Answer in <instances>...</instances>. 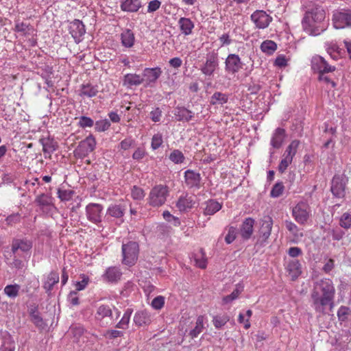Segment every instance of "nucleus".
<instances>
[{
	"label": "nucleus",
	"instance_id": "f257e3e1",
	"mask_svg": "<svg viewBox=\"0 0 351 351\" xmlns=\"http://www.w3.org/2000/svg\"><path fill=\"white\" fill-rule=\"evenodd\" d=\"M335 289L332 281L329 278H323L313 285L311 298L314 310L322 315L326 313L327 306L331 311L334 307Z\"/></svg>",
	"mask_w": 351,
	"mask_h": 351
},
{
	"label": "nucleus",
	"instance_id": "f03ea898",
	"mask_svg": "<svg viewBox=\"0 0 351 351\" xmlns=\"http://www.w3.org/2000/svg\"><path fill=\"white\" fill-rule=\"evenodd\" d=\"M306 8L307 10L302 21V27L309 35H319L328 26V22L325 21V11L321 6L312 2L309 3Z\"/></svg>",
	"mask_w": 351,
	"mask_h": 351
},
{
	"label": "nucleus",
	"instance_id": "7ed1b4c3",
	"mask_svg": "<svg viewBox=\"0 0 351 351\" xmlns=\"http://www.w3.org/2000/svg\"><path fill=\"white\" fill-rule=\"evenodd\" d=\"M169 195V187L164 184H157L150 191L148 196V203L153 207H159L167 201Z\"/></svg>",
	"mask_w": 351,
	"mask_h": 351
},
{
	"label": "nucleus",
	"instance_id": "20e7f679",
	"mask_svg": "<svg viewBox=\"0 0 351 351\" xmlns=\"http://www.w3.org/2000/svg\"><path fill=\"white\" fill-rule=\"evenodd\" d=\"M219 53L215 50H212L206 53L205 62L199 69L206 76H213L215 71L219 68Z\"/></svg>",
	"mask_w": 351,
	"mask_h": 351
},
{
	"label": "nucleus",
	"instance_id": "39448f33",
	"mask_svg": "<svg viewBox=\"0 0 351 351\" xmlns=\"http://www.w3.org/2000/svg\"><path fill=\"white\" fill-rule=\"evenodd\" d=\"M123 263L128 266L134 265L138 258V245L130 241L122 245Z\"/></svg>",
	"mask_w": 351,
	"mask_h": 351
},
{
	"label": "nucleus",
	"instance_id": "423d86ee",
	"mask_svg": "<svg viewBox=\"0 0 351 351\" xmlns=\"http://www.w3.org/2000/svg\"><path fill=\"white\" fill-rule=\"evenodd\" d=\"M311 215V208L308 204L304 202H300L297 204L292 209V216L294 219L300 224H305Z\"/></svg>",
	"mask_w": 351,
	"mask_h": 351
},
{
	"label": "nucleus",
	"instance_id": "0eeeda50",
	"mask_svg": "<svg viewBox=\"0 0 351 351\" xmlns=\"http://www.w3.org/2000/svg\"><path fill=\"white\" fill-rule=\"evenodd\" d=\"M332 23L336 29L351 27V10H335L332 14Z\"/></svg>",
	"mask_w": 351,
	"mask_h": 351
},
{
	"label": "nucleus",
	"instance_id": "6e6552de",
	"mask_svg": "<svg viewBox=\"0 0 351 351\" xmlns=\"http://www.w3.org/2000/svg\"><path fill=\"white\" fill-rule=\"evenodd\" d=\"M243 67L239 55L235 53L229 54L225 60V71L232 75L237 73Z\"/></svg>",
	"mask_w": 351,
	"mask_h": 351
},
{
	"label": "nucleus",
	"instance_id": "1a4fd4ad",
	"mask_svg": "<svg viewBox=\"0 0 351 351\" xmlns=\"http://www.w3.org/2000/svg\"><path fill=\"white\" fill-rule=\"evenodd\" d=\"M252 21L258 29L267 28L272 21V17L264 10H256L250 16Z\"/></svg>",
	"mask_w": 351,
	"mask_h": 351
},
{
	"label": "nucleus",
	"instance_id": "9d476101",
	"mask_svg": "<svg viewBox=\"0 0 351 351\" xmlns=\"http://www.w3.org/2000/svg\"><path fill=\"white\" fill-rule=\"evenodd\" d=\"M96 146V141L93 135H89L84 141H81L75 152L81 157H85L92 152Z\"/></svg>",
	"mask_w": 351,
	"mask_h": 351
},
{
	"label": "nucleus",
	"instance_id": "9b49d317",
	"mask_svg": "<svg viewBox=\"0 0 351 351\" xmlns=\"http://www.w3.org/2000/svg\"><path fill=\"white\" fill-rule=\"evenodd\" d=\"M184 184L189 189H200L202 177L199 173L188 169L184 172Z\"/></svg>",
	"mask_w": 351,
	"mask_h": 351
},
{
	"label": "nucleus",
	"instance_id": "f8f14e48",
	"mask_svg": "<svg viewBox=\"0 0 351 351\" xmlns=\"http://www.w3.org/2000/svg\"><path fill=\"white\" fill-rule=\"evenodd\" d=\"M103 206L99 204L91 203L86 206V215L87 219L94 223H98L101 221V212Z\"/></svg>",
	"mask_w": 351,
	"mask_h": 351
},
{
	"label": "nucleus",
	"instance_id": "ddd939ff",
	"mask_svg": "<svg viewBox=\"0 0 351 351\" xmlns=\"http://www.w3.org/2000/svg\"><path fill=\"white\" fill-rule=\"evenodd\" d=\"M311 67L319 73L332 72L335 70V66L329 65L322 57L319 56L312 58Z\"/></svg>",
	"mask_w": 351,
	"mask_h": 351
},
{
	"label": "nucleus",
	"instance_id": "4468645a",
	"mask_svg": "<svg viewBox=\"0 0 351 351\" xmlns=\"http://www.w3.org/2000/svg\"><path fill=\"white\" fill-rule=\"evenodd\" d=\"M69 32L75 42L79 43L82 41V38L86 33L85 25L81 21L75 19L70 23Z\"/></svg>",
	"mask_w": 351,
	"mask_h": 351
},
{
	"label": "nucleus",
	"instance_id": "2eb2a0df",
	"mask_svg": "<svg viewBox=\"0 0 351 351\" xmlns=\"http://www.w3.org/2000/svg\"><path fill=\"white\" fill-rule=\"evenodd\" d=\"M162 73V71L159 67L155 68H146L143 72V83L145 82V86H151L152 84H154L156 80L160 77Z\"/></svg>",
	"mask_w": 351,
	"mask_h": 351
},
{
	"label": "nucleus",
	"instance_id": "dca6fc26",
	"mask_svg": "<svg viewBox=\"0 0 351 351\" xmlns=\"http://www.w3.org/2000/svg\"><path fill=\"white\" fill-rule=\"evenodd\" d=\"M122 271L117 267H109L102 274L101 278L106 282L114 283L120 280Z\"/></svg>",
	"mask_w": 351,
	"mask_h": 351
},
{
	"label": "nucleus",
	"instance_id": "f3484780",
	"mask_svg": "<svg viewBox=\"0 0 351 351\" xmlns=\"http://www.w3.org/2000/svg\"><path fill=\"white\" fill-rule=\"evenodd\" d=\"M331 191L332 194L339 198L345 195V183L340 176H334L332 180Z\"/></svg>",
	"mask_w": 351,
	"mask_h": 351
},
{
	"label": "nucleus",
	"instance_id": "a211bd4d",
	"mask_svg": "<svg viewBox=\"0 0 351 351\" xmlns=\"http://www.w3.org/2000/svg\"><path fill=\"white\" fill-rule=\"evenodd\" d=\"M95 319L103 323L105 319H112V311L110 306L106 304L99 305L96 310L95 315Z\"/></svg>",
	"mask_w": 351,
	"mask_h": 351
},
{
	"label": "nucleus",
	"instance_id": "6ab92c4d",
	"mask_svg": "<svg viewBox=\"0 0 351 351\" xmlns=\"http://www.w3.org/2000/svg\"><path fill=\"white\" fill-rule=\"evenodd\" d=\"M32 247V243L27 239H15L12 243V252L16 254L19 250L23 252H29Z\"/></svg>",
	"mask_w": 351,
	"mask_h": 351
},
{
	"label": "nucleus",
	"instance_id": "aec40b11",
	"mask_svg": "<svg viewBox=\"0 0 351 351\" xmlns=\"http://www.w3.org/2000/svg\"><path fill=\"white\" fill-rule=\"evenodd\" d=\"M273 220L270 217H265L262 221L260 229V237L263 242H265L271 235Z\"/></svg>",
	"mask_w": 351,
	"mask_h": 351
},
{
	"label": "nucleus",
	"instance_id": "412c9836",
	"mask_svg": "<svg viewBox=\"0 0 351 351\" xmlns=\"http://www.w3.org/2000/svg\"><path fill=\"white\" fill-rule=\"evenodd\" d=\"M174 116L178 121H190L194 115V113L185 107L178 106L174 110Z\"/></svg>",
	"mask_w": 351,
	"mask_h": 351
},
{
	"label": "nucleus",
	"instance_id": "4be33fe9",
	"mask_svg": "<svg viewBox=\"0 0 351 351\" xmlns=\"http://www.w3.org/2000/svg\"><path fill=\"white\" fill-rule=\"evenodd\" d=\"M29 314L31 321L39 328H44L46 326L43 319L40 315L37 305H32L29 308Z\"/></svg>",
	"mask_w": 351,
	"mask_h": 351
},
{
	"label": "nucleus",
	"instance_id": "5701e85b",
	"mask_svg": "<svg viewBox=\"0 0 351 351\" xmlns=\"http://www.w3.org/2000/svg\"><path fill=\"white\" fill-rule=\"evenodd\" d=\"M39 142L43 145L44 154H48L49 156L58 148V143L49 137L42 138L39 140Z\"/></svg>",
	"mask_w": 351,
	"mask_h": 351
},
{
	"label": "nucleus",
	"instance_id": "b1692460",
	"mask_svg": "<svg viewBox=\"0 0 351 351\" xmlns=\"http://www.w3.org/2000/svg\"><path fill=\"white\" fill-rule=\"evenodd\" d=\"M287 270L292 280L297 279L302 273L301 264L298 260H292L289 262Z\"/></svg>",
	"mask_w": 351,
	"mask_h": 351
},
{
	"label": "nucleus",
	"instance_id": "393cba45",
	"mask_svg": "<svg viewBox=\"0 0 351 351\" xmlns=\"http://www.w3.org/2000/svg\"><path fill=\"white\" fill-rule=\"evenodd\" d=\"M178 23L182 34L189 36L192 34L195 25L189 18L181 17Z\"/></svg>",
	"mask_w": 351,
	"mask_h": 351
},
{
	"label": "nucleus",
	"instance_id": "a878e982",
	"mask_svg": "<svg viewBox=\"0 0 351 351\" xmlns=\"http://www.w3.org/2000/svg\"><path fill=\"white\" fill-rule=\"evenodd\" d=\"M98 93L97 86L93 85L90 83L83 84L79 90V95L82 97H93Z\"/></svg>",
	"mask_w": 351,
	"mask_h": 351
},
{
	"label": "nucleus",
	"instance_id": "bb28decb",
	"mask_svg": "<svg viewBox=\"0 0 351 351\" xmlns=\"http://www.w3.org/2000/svg\"><path fill=\"white\" fill-rule=\"evenodd\" d=\"M143 83L142 76L136 73H128L124 75L123 85L128 87L138 86Z\"/></svg>",
	"mask_w": 351,
	"mask_h": 351
},
{
	"label": "nucleus",
	"instance_id": "cd10ccee",
	"mask_svg": "<svg viewBox=\"0 0 351 351\" xmlns=\"http://www.w3.org/2000/svg\"><path fill=\"white\" fill-rule=\"evenodd\" d=\"M285 137V130L282 128H278L274 132L271 139V145L274 148L278 149L282 145Z\"/></svg>",
	"mask_w": 351,
	"mask_h": 351
},
{
	"label": "nucleus",
	"instance_id": "c85d7f7f",
	"mask_svg": "<svg viewBox=\"0 0 351 351\" xmlns=\"http://www.w3.org/2000/svg\"><path fill=\"white\" fill-rule=\"evenodd\" d=\"M254 220L252 218H247L243 223L241 228V234L244 239H248L253 233Z\"/></svg>",
	"mask_w": 351,
	"mask_h": 351
},
{
	"label": "nucleus",
	"instance_id": "c756f323",
	"mask_svg": "<svg viewBox=\"0 0 351 351\" xmlns=\"http://www.w3.org/2000/svg\"><path fill=\"white\" fill-rule=\"evenodd\" d=\"M134 322L136 325L141 326L151 322V315L147 311H140L135 313Z\"/></svg>",
	"mask_w": 351,
	"mask_h": 351
},
{
	"label": "nucleus",
	"instance_id": "7c9ffc66",
	"mask_svg": "<svg viewBox=\"0 0 351 351\" xmlns=\"http://www.w3.org/2000/svg\"><path fill=\"white\" fill-rule=\"evenodd\" d=\"M204 320L205 317L204 315H199L197 317L193 328L189 332V335L191 339L197 337L203 331L204 328Z\"/></svg>",
	"mask_w": 351,
	"mask_h": 351
},
{
	"label": "nucleus",
	"instance_id": "2f4dec72",
	"mask_svg": "<svg viewBox=\"0 0 351 351\" xmlns=\"http://www.w3.org/2000/svg\"><path fill=\"white\" fill-rule=\"evenodd\" d=\"M193 199L191 196H181L177 202L176 206L180 211H186L191 208L194 204Z\"/></svg>",
	"mask_w": 351,
	"mask_h": 351
},
{
	"label": "nucleus",
	"instance_id": "473e14b6",
	"mask_svg": "<svg viewBox=\"0 0 351 351\" xmlns=\"http://www.w3.org/2000/svg\"><path fill=\"white\" fill-rule=\"evenodd\" d=\"M141 7L140 0H125L121 4V10L125 12H137Z\"/></svg>",
	"mask_w": 351,
	"mask_h": 351
},
{
	"label": "nucleus",
	"instance_id": "72a5a7b5",
	"mask_svg": "<svg viewBox=\"0 0 351 351\" xmlns=\"http://www.w3.org/2000/svg\"><path fill=\"white\" fill-rule=\"evenodd\" d=\"M14 30L24 36L32 35L34 32V27L29 23L19 21L16 22Z\"/></svg>",
	"mask_w": 351,
	"mask_h": 351
},
{
	"label": "nucleus",
	"instance_id": "f704fd0d",
	"mask_svg": "<svg viewBox=\"0 0 351 351\" xmlns=\"http://www.w3.org/2000/svg\"><path fill=\"white\" fill-rule=\"evenodd\" d=\"M59 281V274L58 272L51 271L47 276L46 280L44 282L43 288L47 292H50L53 285L58 283Z\"/></svg>",
	"mask_w": 351,
	"mask_h": 351
},
{
	"label": "nucleus",
	"instance_id": "c9c22d12",
	"mask_svg": "<svg viewBox=\"0 0 351 351\" xmlns=\"http://www.w3.org/2000/svg\"><path fill=\"white\" fill-rule=\"evenodd\" d=\"M122 45L128 48L132 47L134 44V34L130 29H125L121 34Z\"/></svg>",
	"mask_w": 351,
	"mask_h": 351
},
{
	"label": "nucleus",
	"instance_id": "e433bc0d",
	"mask_svg": "<svg viewBox=\"0 0 351 351\" xmlns=\"http://www.w3.org/2000/svg\"><path fill=\"white\" fill-rule=\"evenodd\" d=\"M228 100V95L221 92H215L210 97L209 102L210 105L217 106L226 104Z\"/></svg>",
	"mask_w": 351,
	"mask_h": 351
},
{
	"label": "nucleus",
	"instance_id": "4c0bfd02",
	"mask_svg": "<svg viewBox=\"0 0 351 351\" xmlns=\"http://www.w3.org/2000/svg\"><path fill=\"white\" fill-rule=\"evenodd\" d=\"M204 214L205 215H213L221 208V204L214 199H210L206 203Z\"/></svg>",
	"mask_w": 351,
	"mask_h": 351
},
{
	"label": "nucleus",
	"instance_id": "58836bf2",
	"mask_svg": "<svg viewBox=\"0 0 351 351\" xmlns=\"http://www.w3.org/2000/svg\"><path fill=\"white\" fill-rule=\"evenodd\" d=\"M299 145L300 141L298 140L292 141L287 147L283 154V157L291 159L293 160V157L296 154Z\"/></svg>",
	"mask_w": 351,
	"mask_h": 351
},
{
	"label": "nucleus",
	"instance_id": "ea45409f",
	"mask_svg": "<svg viewBox=\"0 0 351 351\" xmlns=\"http://www.w3.org/2000/svg\"><path fill=\"white\" fill-rule=\"evenodd\" d=\"M193 258L197 267L201 269H205L207 266V259L203 249H200L198 252L194 254Z\"/></svg>",
	"mask_w": 351,
	"mask_h": 351
},
{
	"label": "nucleus",
	"instance_id": "a19ab883",
	"mask_svg": "<svg viewBox=\"0 0 351 351\" xmlns=\"http://www.w3.org/2000/svg\"><path fill=\"white\" fill-rule=\"evenodd\" d=\"M285 225L286 228L294 236V237L297 239L303 237V232L293 222L289 220H286L285 221Z\"/></svg>",
	"mask_w": 351,
	"mask_h": 351
},
{
	"label": "nucleus",
	"instance_id": "79ce46f5",
	"mask_svg": "<svg viewBox=\"0 0 351 351\" xmlns=\"http://www.w3.org/2000/svg\"><path fill=\"white\" fill-rule=\"evenodd\" d=\"M133 310L132 308H127L121 318V319L117 323L116 327L121 329H125L128 328L130 317L132 314Z\"/></svg>",
	"mask_w": 351,
	"mask_h": 351
},
{
	"label": "nucleus",
	"instance_id": "37998d69",
	"mask_svg": "<svg viewBox=\"0 0 351 351\" xmlns=\"http://www.w3.org/2000/svg\"><path fill=\"white\" fill-rule=\"evenodd\" d=\"M276 49L277 45L273 40H267L263 41L261 45V51L269 55L272 54Z\"/></svg>",
	"mask_w": 351,
	"mask_h": 351
},
{
	"label": "nucleus",
	"instance_id": "c03bdc74",
	"mask_svg": "<svg viewBox=\"0 0 351 351\" xmlns=\"http://www.w3.org/2000/svg\"><path fill=\"white\" fill-rule=\"evenodd\" d=\"M35 201L42 208L49 206L52 204V197L45 193L37 196Z\"/></svg>",
	"mask_w": 351,
	"mask_h": 351
},
{
	"label": "nucleus",
	"instance_id": "a18cd8bd",
	"mask_svg": "<svg viewBox=\"0 0 351 351\" xmlns=\"http://www.w3.org/2000/svg\"><path fill=\"white\" fill-rule=\"evenodd\" d=\"M74 341H77L84 332V327L80 324L72 325L69 330Z\"/></svg>",
	"mask_w": 351,
	"mask_h": 351
},
{
	"label": "nucleus",
	"instance_id": "49530a36",
	"mask_svg": "<svg viewBox=\"0 0 351 351\" xmlns=\"http://www.w3.org/2000/svg\"><path fill=\"white\" fill-rule=\"evenodd\" d=\"M325 47L330 56L333 59H337L339 57V47L334 42H327L325 43Z\"/></svg>",
	"mask_w": 351,
	"mask_h": 351
},
{
	"label": "nucleus",
	"instance_id": "de8ad7c7",
	"mask_svg": "<svg viewBox=\"0 0 351 351\" xmlns=\"http://www.w3.org/2000/svg\"><path fill=\"white\" fill-rule=\"evenodd\" d=\"M20 286L19 285H9L4 288V293L9 298H14L19 295Z\"/></svg>",
	"mask_w": 351,
	"mask_h": 351
},
{
	"label": "nucleus",
	"instance_id": "09e8293b",
	"mask_svg": "<svg viewBox=\"0 0 351 351\" xmlns=\"http://www.w3.org/2000/svg\"><path fill=\"white\" fill-rule=\"evenodd\" d=\"M107 213L113 217L121 218L124 215V210L119 205H112L108 208Z\"/></svg>",
	"mask_w": 351,
	"mask_h": 351
},
{
	"label": "nucleus",
	"instance_id": "8fccbe9b",
	"mask_svg": "<svg viewBox=\"0 0 351 351\" xmlns=\"http://www.w3.org/2000/svg\"><path fill=\"white\" fill-rule=\"evenodd\" d=\"M169 159L176 164L182 163L184 160V156L178 149L173 150L169 155Z\"/></svg>",
	"mask_w": 351,
	"mask_h": 351
},
{
	"label": "nucleus",
	"instance_id": "3c124183",
	"mask_svg": "<svg viewBox=\"0 0 351 351\" xmlns=\"http://www.w3.org/2000/svg\"><path fill=\"white\" fill-rule=\"evenodd\" d=\"M229 321V317L226 315H216L213 317V322L216 328H221Z\"/></svg>",
	"mask_w": 351,
	"mask_h": 351
},
{
	"label": "nucleus",
	"instance_id": "603ef678",
	"mask_svg": "<svg viewBox=\"0 0 351 351\" xmlns=\"http://www.w3.org/2000/svg\"><path fill=\"white\" fill-rule=\"evenodd\" d=\"M145 194L143 189L141 187L134 186L131 189V196L135 200H141L144 198Z\"/></svg>",
	"mask_w": 351,
	"mask_h": 351
},
{
	"label": "nucleus",
	"instance_id": "864d4df0",
	"mask_svg": "<svg viewBox=\"0 0 351 351\" xmlns=\"http://www.w3.org/2000/svg\"><path fill=\"white\" fill-rule=\"evenodd\" d=\"M74 194V191L72 190H62L59 189L58 190V196L61 201L67 202L72 199Z\"/></svg>",
	"mask_w": 351,
	"mask_h": 351
},
{
	"label": "nucleus",
	"instance_id": "5fc2aeb1",
	"mask_svg": "<svg viewBox=\"0 0 351 351\" xmlns=\"http://www.w3.org/2000/svg\"><path fill=\"white\" fill-rule=\"evenodd\" d=\"M110 126V123L108 119H101L95 123V130L97 132H105Z\"/></svg>",
	"mask_w": 351,
	"mask_h": 351
},
{
	"label": "nucleus",
	"instance_id": "6e6d98bb",
	"mask_svg": "<svg viewBox=\"0 0 351 351\" xmlns=\"http://www.w3.org/2000/svg\"><path fill=\"white\" fill-rule=\"evenodd\" d=\"M162 142V135L157 133L152 138L151 147L154 150H156L161 146Z\"/></svg>",
	"mask_w": 351,
	"mask_h": 351
},
{
	"label": "nucleus",
	"instance_id": "4d7b16f0",
	"mask_svg": "<svg viewBox=\"0 0 351 351\" xmlns=\"http://www.w3.org/2000/svg\"><path fill=\"white\" fill-rule=\"evenodd\" d=\"M242 289L239 288H236L230 295L225 296L223 298V302L224 304H228L231 302L232 301L236 300L239 294L241 293Z\"/></svg>",
	"mask_w": 351,
	"mask_h": 351
},
{
	"label": "nucleus",
	"instance_id": "13d9d810",
	"mask_svg": "<svg viewBox=\"0 0 351 351\" xmlns=\"http://www.w3.org/2000/svg\"><path fill=\"white\" fill-rule=\"evenodd\" d=\"M93 125H94V121L91 118L85 117V116H82L80 117L78 125L80 128H90Z\"/></svg>",
	"mask_w": 351,
	"mask_h": 351
},
{
	"label": "nucleus",
	"instance_id": "bf43d9fd",
	"mask_svg": "<svg viewBox=\"0 0 351 351\" xmlns=\"http://www.w3.org/2000/svg\"><path fill=\"white\" fill-rule=\"evenodd\" d=\"M340 225L346 229L351 228V215L347 213H343L340 219Z\"/></svg>",
	"mask_w": 351,
	"mask_h": 351
},
{
	"label": "nucleus",
	"instance_id": "052dcab7",
	"mask_svg": "<svg viewBox=\"0 0 351 351\" xmlns=\"http://www.w3.org/2000/svg\"><path fill=\"white\" fill-rule=\"evenodd\" d=\"M284 191V186L282 183H276L271 191V196L273 197H278L281 195Z\"/></svg>",
	"mask_w": 351,
	"mask_h": 351
},
{
	"label": "nucleus",
	"instance_id": "680f3d73",
	"mask_svg": "<svg viewBox=\"0 0 351 351\" xmlns=\"http://www.w3.org/2000/svg\"><path fill=\"white\" fill-rule=\"evenodd\" d=\"M151 304L153 308L160 310L165 305V298L162 295L157 296L152 300Z\"/></svg>",
	"mask_w": 351,
	"mask_h": 351
},
{
	"label": "nucleus",
	"instance_id": "e2e57ef3",
	"mask_svg": "<svg viewBox=\"0 0 351 351\" xmlns=\"http://www.w3.org/2000/svg\"><path fill=\"white\" fill-rule=\"evenodd\" d=\"M134 144V140L131 137H128L119 143V147L122 150H128Z\"/></svg>",
	"mask_w": 351,
	"mask_h": 351
},
{
	"label": "nucleus",
	"instance_id": "0e129e2a",
	"mask_svg": "<svg viewBox=\"0 0 351 351\" xmlns=\"http://www.w3.org/2000/svg\"><path fill=\"white\" fill-rule=\"evenodd\" d=\"M237 237V229L232 226L228 229V234L225 237V241L228 244L232 243Z\"/></svg>",
	"mask_w": 351,
	"mask_h": 351
},
{
	"label": "nucleus",
	"instance_id": "69168bd1",
	"mask_svg": "<svg viewBox=\"0 0 351 351\" xmlns=\"http://www.w3.org/2000/svg\"><path fill=\"white\" fill-rule=\"evenodd\" d=\"M161 5V2L158 0H152L148 3L147 12L152 13L158 10Z\"/></svg>",
	"mask_w": 351,
	"mask_h": 351
},
{
	"label": "nucleus",
	"instance_id": "338daca9",
	"mask_svg": "<svg viewBox=\"0 0 351 351\" xmlns=\"http://www.w3.org/2000/svg\"><path fill=\"white\" fill-rule=\"evenodd\" d=\"M292 160L283 157V158L281 160L279 165H278V171L282 173H284L287 168L289 167L290 164H291Z\"/></svg>",
	"mask_w": 351,
	"mask_h": 351
},
{
	"label": "nucleus",
	"instance_id": "774afa93",
	"mask_svg": "<svg viewBox=\"0 0 351 351\" xmlns=\"http://www.w3.org/2000/svg\"><path fill=\"white\" fill-rule=\"evenodd\" d=\"M82 280L81 281L77 282L75 284L76 291H82L84 290L88 284L89 278L88 277L83 275L82 276Z\"/></svg>",
	"mask_w": 351,
	"mask_h": 351
}]
</instances>
